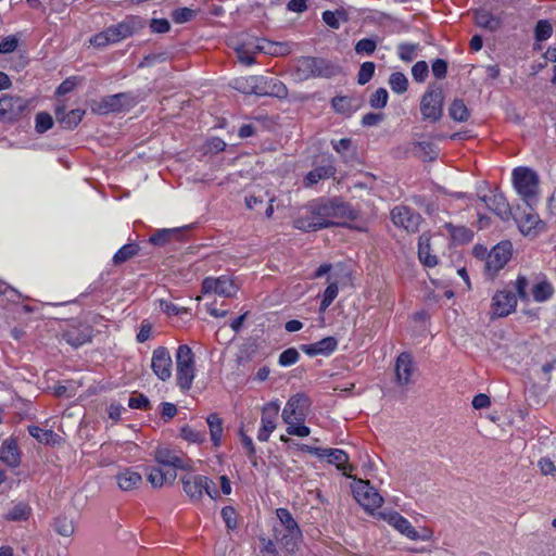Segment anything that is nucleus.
<instances>
[{"label":"nucleus","mask_w":556,"mask_h":556,"mask_svg":"<svg viewBox=\"0 0 556 556\" xmlns=\"http://www.w3.org/2000/svg\"><path fill=\"white\" fill-rule=\"evenodd\" d=\"M358 213L350 204L339 199H319L311 202L293 220L294 228L302 231H316L330 226H343L344 222L354 220Z\"/></svg>","instance_id":"nucleus-1"},{"label":"nucleus","mask_w":556,"mask_h":556,"mask_svg":"<svg viewBox=\"0 0 556 556\" xmlns=\"http://www.w3.org/2000/svg\"><path fill=\"white\" fill-rule=\"evenodd\" d=\"M517 295L513 291L500 290L492 298L491 313L493 317H506L515 312L517 306V296L521 301H528L527 292L529 281L526 276L518 275L515 283Z\"/></svg>","instance_id":"nucleus-2"},{"label":"nucleus","mask_w":556,"mask_h":556,"mask_svg":"<svg viewBox=\"0 0 556 556\" xmlns=\"http://www.w3.org/2000/svg\"><path fill=\"white\" fill-rule=\"evenodd\" d=\"M276 515L280 523L275 527V539L281 547L292 553L302 538V532L288 509L278 508Z\"/></svg>","instance_id":"nucleus-3"},{"label":"nucleus","mask_w":556,"mask_h":556,"mask_svg":"<svg viewBox=\"0 0 556 556\" xmlns=\"http://www.w3.org/2000/svg\"><path fill=\"white\" fill-rule=\"evenodd\" d=\"M138 102V97L132 92H119L101 98L93 103L91 109L97 114L108 115L129 111L137 105Z\"/></svg>","instance_id":"nucleus-4"},{"label":"nucleus","mask_w":556,"mask_h":556,"mask_svg":"<svg viewBox=\"0 0 556 556\" xmlns=\"http://www.w3.org/2000/svg\"><path fill=\"white\" fill-rule=\"evenodd\" d=\"M444 92L437 85H429L420 99V114L424 121L439 122L443 116Z\"/></svg>","instance_id":"nucleus-5"},{"label":"nucleus","mask_w":556,"mask_h":556,"mask_svg":"<svg viewBox=\"0 0 556 556\" xmlns=\"http://www.w3.org/2000/svg\"><path fill=\"white\" fill-rule=\"evenodd\" d=\"M513 254V244L510 241L505 240L497 243L486 254L484 271L490 278H493L497 273L504 268Z\"/></svg>","instance_id":"nucleus-6"},{"label":"nucleus","mask_w":556,"mask_h":556,"mask_svg":"<svg viewBox=\"0 0 556 556\" xmlns=\"http://www.w3.org/2000/svg\"><path fill=\"white\" fill-rule=\"evenodd\" d=\"M513 184L518 194L529 200L536 194L539 177L528 167H517L513 170Z\"/></svg>","instance_id":"nucleus-7"},{"label":"nucleus","mask_w":556,"mask_h":556,"mask_svg":"<svg viewBox=\"0 0 556 556\" xmlns=\"http://www.w3.org/2000/svg\"><path fill=\"white\" fill-rule=\"evenodd\" d=\"M201 288L202 293L205 295L217 294L223 298H232L238 291V287L235 283V280L231 277L225 275L219 277L204 278Z\"/></svg>","instance_id":"nucleus-8"},{"label":"nucleus","mask_w":556,"mask_h":556,"mask_svg":"<svg viewBox=\"0 0 556 556\" xmlns=\"http://www.w3.org/2000/svg\"><path fill=\"white\" fill-rule=\"evenodd\" d=\"M353 494L355 500L368 511H374L383 503L382 496L370 485L369 481H356L353 485Z\"/></svg>","instance_id":"nucleus-9"},{"label":"nucleus","mask_w":556,"mask_h":556,"mask_svg":"<svg viewBox=\"0 0 556 556\" xmlns=\"http://www.w3.org/2000/svg\"><path fill=\"white\" fill-rule=\"evenodd\" d=\"M154 458L164 469H174L175 472L177 469L190 468L188 457L181 451L168 446H159L154 451Z\"/></svg>","instance_id":"nucleus-10"},{"label":"nucleus","mask_w":556,"mask_h":556,"mask_svg":"<svg viewBox=\"0 0 556 556\" xmlns=\"http://www.w3.org/2000/svg\"><path fill=\"white\" fill-rule=\"evenodd\" d=\"M330 67L326 60L315 56H302L296 61V71L302 78L328 77Z\"/></svg>","instance_id":"nucleus-11"},{"label":"nucleus","mask_w":556,"mask_h":556,"mask_svg":"<svg viewBox=\"0 0 556 556\" xmlns=\"http://www.w3.org/2000/svg\"><path fill=\"white\" fill-rule=\"evenodd\" d=\"M391 219L396 227L408 232H416L419 229L422 217L415 210L406 205H397L391 211Z\"/></svg>","instance_id":"nucleus-12"},{"label":"nucleus","mask_w":556,"mask_h":556,"mask_svg":"<svg viewBox=\"0 0 556 556\" xmlns=\"http://www.w3.org/2000/svg\"><path fill=\"white\" fill-rule=\"evenodd\" d=\"M146 26V21L140 16L129 15L124 18L122 22L109 26L113 40L115 43L131 37L132 35L139 33Z\"/></svg>","instance_id":"nucleus-13"},{"label":"nucleus","mask_w":556,"mask_h":556,"mask_svg":"<svg viewBox=\"0 0 556 556\" xmlns=\"http://www.w3.org/2000/svg\"><path fill=\"white\" fill-rule=\"evenodd\" d=\"M253 81L255 83V96L257 97H276L282 99L288 96L286 85L276 77L255 76Z\"/></svg>","instance_id":"nucleus-14"},{"label":"nucleus","mask_w":556,"mask_h":556,"mask_svg":"<svg viewBox=\"0 0 556 556\" xmlns=\"http://www.w3.org/2000/svg\"><path fill=\"white\" fill-rule=\"evenodd\" d=\"M151 369L162 381H167L172 377L173 361L169 351L165 346L154 349L151 358Z\"/></svg>","instance_id":"nucleus-15"},{"label":"nucleus","mask_w":556,"mask_h":556,"mask_svg":"<svg viewBox=\"0 0 556 556\" xmlns=\"http://www.w3.org/2000/svg\"><path fill=\"white\" fill-rule=\"evenodd\" d=\"M28 101L18 96L0 97V119L12 122L26 110Z\"/></svg>","instance_id":"nucleus-16"},{"label":"nucleus","mask_w":556,"mask_h":556,"mask_svg":"<svg viewBox=\"0 0 556 556\" xmlns=\"http://www.w3.org/2000/svg\"><path fill=\"white\" fill-rule=\"evenodd\" d=\"M520 232L527 237H536L545 229L544 222L540 216L530 208L529 212H523L520 216L515 217Z\"/></svg>","instance_id":"nucleus-17"},{"label":"nucleus","mask_w":556,"mask_h":556,"mask_svg":"<svg viewBox=\"0 0 556 556\" xmlns=\"http://www.w3.org/2000/svg\"><path fill=\"white\" fill-rule=\"evenodd\" d=\"M479 199L502 220H508L510 218L511 210L503 193L493 192L490 195L479 197Z\"/></svg>","instance_id":"nucleus-18"},{"label":"nucleus","mask_w":556,"mask_h":556,"mask_svg":"<svg viewBox=\"0 0 556 556\" xmlns=\"http://www.w3.org/2000/svg\"><path fill=\"white\" fill-rule=\"evenodd\" d=\"M309 406V397L305 393L299 392L288 400L281 417H305Z\"/></svg>","instance_id":"nucleus-19"},{"label":"nucleus","mask_w":556,"mask_h":556,"mask_svg":"<svg viewBox=\"0 0 556 556\" xmlns=\"http://www.w3.org/2000/svg\"><path fill=\"white\" fill-rule=\"evenodd\" d=\"M338 348V340L334 337H326L315 343L302 344L301 351L309 357L317 355L329 356Z\"/></svg>","instance_id":"nucleus-20"},{"label":"nucleus","mask_w":556,"mask_h":556,"mask_svg":"<svg viewBox=\"0 0 556 556\" xmlns=\"http://www.w3.org/2000/svg\"><path fill=\"white\" fill-rule=\"evenodd\" d=\"M414 372V363L409 353H401L395 362L396 381L400 386H406L410 382Z\"/></svg>","instance_id":"nucleus-21"},{"label":"nucleus","mask_w":556,"mask_h":556,"mask_svg":"<svg viewBox=\"0 0 556 556\" xmlns=\"http://www.w3.org/2000/svg\"><path fill=\"white\" fill-rule=\"evenodd\" d=\"M327 459L329 464L334 465L341 470L346 477H351L349 471H352L353 467L349 465L348 454L339 448H324L321 459Z\"/></svg>","instance_id":"nucleus-22"},{"label":"nucleus","mask_w":556,"mask_h":556,"mask_svg":"<svg viewBox=\"0 0 556 556\" xmlns=\"http://www.w3.org/2000/svg\"><path fill=\"white\" fill-rule=\"evenodd\" d=\"M184 484V491L186 494L194 501L202 497L203 488L207 486V477L205 476H189L181 479Z\"/></svg>","instance_id":"nucleus-23"},{"label":"nucleus","mask_w":556,"mask_h":556,"mask_svg":"<svg viewBox=\"0 0 556 556\" xmlns=\"http://www.w3.org/2000/svg\"><path fill=\"white\" fill-rule=\"evenodd\" d=\"M336 173L337 168L331 163L317 166L305 175L303 179V185L306 188L312 187L318 184L320 180H326L333 177Z\"/></svg>","instance_id":"nucleus-24"},{"label":"nucleus","mask_w":556,"mask_h":556,"mask_svg":"<svg viewBox=\"0 0 556 556\" xmlns=\"http://www.w3.org/2000/svg\"><path fill=\"white\" fill-rule=\"evenodd\" d=\"M473 20L477 26L489 31H496L502 26V18L485 9L476 10L473 13Z\"/></svg>","instance_id":"nucleus-25"},{"label":"nucleus","mask_w":556,"mask_h":556,"mask_svg":"<svg viewBox=\"0 0 556 556\" xmlns=\"http://www.w3.org/2000/svg\"><path fill=\"white\" fill-rule=\"evenodd\" d=\"M0 460L10 467H17L21 463V455L17 443L14 439H7L0 447Z\"/></svg>","instance_id":"nucleus-26"},{"label":"nucleus","mask_w":556,"mask_h":556,"mask_svg":"<svg viewBox=\"0 0 556 556\" xmlns=\"http://www.w3.org/2000/svg\"><path fill=\"white\" fill-rule=\"evenodd\" d=\"M84 115L85 111L80 109H74L70 112H65L63 108L55 109L58 122L66 129H74L81 122Z\"/></svg>","instance_id":"nucleus-27"},{"label":"nucleus","mask_w":556,"mask_h":556,"mask_svg":"<svg viewBox=\"0 0 556 556\" xmlns=\"http://www.w3.org/2000/svg\"><path fill=\"white\" fill-rule=\"evenodd\" d=\"M418 257L426 267H434L438 264L437 255L431 253L430 235L426 232L418 238Z\"/></svg>","instance_id":"nucleus-28"},{"label":"nucleus","mask_w":556,"mask_h":556,"mask_svg":"<svg viewBox=\"0 0 556 556\" xmlns=\"http://www.w3.org/2000/svg\"><path fill=\"white\" fill-rule=\"evenodd\" d=\"M358 102L353 97L348 96H337L331 100V108L337 114H341L343 116H351L358 110Z\"/></svg>","instance_id":"nucleus-29"},{"label":"nucleus","mask_w":556,"mask_h":556,"mask_svg":"<svg viewBox=\"0 0 556 556\" xmlns=\"http://www.w3.org/2000/svg\"><path fill=\"white\" fill-rule=\"evenodd\" d=\"M177 477V473L174 469H164L159 467H153L147 475L148 481L154 488H161L164 484H172Z\"/></svg>","instance_id":"nucleus-30"},{"label":"nucleus","mask_w":556,"mask_h":556,"mask_svg":"<svg viewBox=\"0 0 556 556\" xmlns=\"http://www.w3.org/2000/svg\"><path fill=\"white\" fill-rule=\"evenodd\" d=\"M116 482L122 491H131L142 483V477L139 472L125 469L116 475Z\"/></svg>","instance_id":"nucleus-31"},{"label":"nucleus","mask_w":556,"mask_h":556,"mask_svg":"<svg viewBox=\"0 0 556 556\" xmlns=\"http://www.w3.org/2000/svg\"><path fill=\"white\" fill-rule=\"evenodd\" d=\"M389 523L393 526L400 533L404 534L410 540H418L419 534L412 523L397 513H393L389 516Z\"/></svg>","instance_id":"nucleus-32"},{"label":"nucleus","mask_w":556,"mask_h":556,"mask_svg":"<svg viewBox=\"0 0 556 556\" xmlns=\"http://www.w3.org/2000/svg\"><path fill=\"white\" fill-rule=\"evenodd\" d=\"M554 291L555 290L553 285L546 278H544L538 281L535 285H533L531 289V294L533 301L538 303H543L548 301L553 296Z\"/></svg>","instance_id":"nucleus-33"},{"label":"nucleus","mask_w":556,"mask_h":556,"mask_svg":"<svg viewBox=\"0 0 556 556\" xmlns=\"http://www.w3.org/2000/svg\"><path fill=\"white\" fill-rule=\"evenodd\" d=\"M175 358L176 367L195 368L194 354L187 344H181L177 348Z\"/></svg>","instance_id":"nucleus-34"},{"label":"nucleus","mask_w":556,"mask_h":556,"mask_svg":"<svg viewBox=\"0 0 556 556\" xmlns=\"http://www.w3.org/2000/svg\"><path fill=\"white\" fill-rule=\"evenodd\" d=\"M250 45L240 43L236 51L238 53L239 61L245 65H252L255 63L254 54L265 50L264 45H254L253 49H250Z\"/></svg>","instance_id":"nucleus-35"},{"label":"nucleus","mask_w":556,"mask_h":556,"mask_svg":"<svg viewBox=\"0 0 556 556\" xmlns=\"http://www.w3.org/2000/svg\"><path fill=\"white\" fill-rule=\"evenodd\" d=\"M450 117L455 122H467L470 117V112L462 99H455L448 109Z\"/></svg>","instance_id":"nucleus-36"},{"label":"nucleus","mask_w":556,"mask_h":556,"mask_svg":"<svg viewBox=\"0 0 556 556\" xmlns=\"http://www.w3.org/2000/svg\"><path fill=\"white\" fill-rule=\"evenodd\" d=\"M195 377V368L176 367V381L181 391L190 390Z\"/></svg>","instance_id":"nucleus-37"},{"label":"nucleus","mask_w":556,"mask_h":556,"mask_svg":"<svg viewBox=\"0 0 556 556\" xmlns=\"http://www.w3.org/2000/svg\"><path fill=\"white\" fill-rule=\"evenodd\" d=\"M28 431L33 438L43 444H53L58 435L50 429H42L37 426H29Z\"/></svg>","instance_id":"nucleus-38"},{"label":"nucleus","mask_w":556,"mask_h":556,"mask_svg":"<svg viewBox=\"0 0 556 556\" xmlns=\"http://www.w3.org/2000/svg\"><path fill=\"white\" fill-rule=\"evenodd\" d=\"M139 247L136 243H126L119 248L113 256L114 264H122L137 255Z\"/></svg>","instance_id":"nucleus-39"},{"label":"nucleus","mask_w":556,"mask_h":556,"mask_svg":"<svg viewBox=\"0 0 556 556\" xmlns=\"http://www.w3.org/2000/svg\"><path fill=\"white\" fill-rule=\"evenodd\" d=\"M389 85L393 92L402 94L408 88V80L403 73L394 72L389 77Z\"/></svg>","instance_id":"nucleus-40"},{"label":"nucleus","mask_w":556,"mask_h":556,"mask_svg":"<svg viewBox=\"0 0 556 556\" xmlns=\"http://www.w3.org/2000/svg\"><path fill=\"white\" fill-rule=\"evenodd\" d=\"M339 287L337 282H330L324 291L320 300L319 312L324 313L338 296Z\"/></svg>","instance_id":"nucleus-41"},{"label":"nucleus","mask_w":556,"mask_h":556,"mask_svg":"<svg viewBox=\"0 0 556 556\" xmlns=\"http://www.w3.org/2000/svg\"><path fill=\"white\" fill-rule=\"evenodd\" d=\"M418 43L402 42L397 46L399 58L404 62H412L417 56Z\"/></svg>","instance_id":"nucleus-42"},{"label":"nucleus","mask_w":556,"mask_h":556,"mask_svg":"<svg viewBox=\"0 0 556 556\" xmlns=\"http://www.w3.org/2000/svg\"><path fill=\"white\" fill-rule=\"evenodd\" d=\"M348 16L346 13L343 11H325L323 12V21L325 24H327L329 27L333 29H338L340 27L341 21H346Z\"/></svg>","instance_id":"nucleus-43"},{"label":"nucleus","mask_w":556,"mask_h":556,"mask_svg":"<svg viewBox=\"0 0 556 556\" xmlns=\"http://www.w3.org/2000/svg\"><path fill=\"white\" fill-rule=\"evenodd\" d=\"M30 507L26 503H17L14 507L8 513L7 519L13 521L26 520L30 515Z\"/></svg>","instance_id":"nucleus-44"},{"label":"nucleus","mask_w":556,"mask_h":556,"mask_svg":"<svg viewBox=\"0 0 556 556\" xmlns=\"http://www.w3.org/2000/svg\"><path fill=\"white\" fill-rule=\"evenodd\" d=\"M254 79H255V76L237 78L233 80L232 87L242 93L255 94V88H254L255 83L252 81Z\"/></svg>","instance_id":"nucleus-45"},{"label":"nucleus","mask_w":556,"mask_h":556,"mask_svg":"<svg viewBox=\"0 0 556 556\" xmlns=\"http://www.w3.org/2000/svg\"><path fill=\"white\" fill-rule=\"evenodd\" d=\"M53 126V118L47 112H39L35 117V130L38 134H43L51 129Z\"/></svg>","instance_id":"nucleus-46"},{"label":"nucleus","mask_w":556,"mask_h":556,"mask_svg":"<svg viewBox=\"0 0 556 556\" xmlns=\"http://www.w3.org/2000/svg\"><path fill=\"white\" fill-rule=\"evenodd\" d=\"M54 530L62 536H71L74 533V523L67 517H58L54 521Z\"/></svg>","instance_id":"nucleus-47"},{"label":"nucleus","mask_w":556,"mask_h":556,"mask_svg":"<svg viewBox=\"0 0 556 556\" xmlns=\"http://www.w3.org/2000/svg\"><path fill=\"white\" fill-rule=\"evenodd\" d=\"M377 48V40L375 38H363L355 45V52L359 55H370Z\"/></svg>","instance_id":"nucleus-48"},{"label":"nucleus","mask_w":556,"mask_h":556,"mask_svg":"<svg viewBox=\"0 0 556 556\" xmlns=\"http://www.w3.org/2000/svg\"><path fill=\"white\" fill-rule=\"evenodd\" d=\"M553 34V27L551 23L546 20H541L536 23L534 28V37L538 41L547 40Z\"/></svg>","instance_id":"nucleus-49"},{"label":"nucleus","mask_w":556,"mask_h":556,"mask_svg":"<svg viewBox=\"0 0 556 556\" xmlns=\"http://www.w3.org/2000/svg\"><path fill=\"white\" fill-rule=\"evenodd\" d=\"M109 34H111V31H110V28L106 27L104 30L93 35L89 41L93 47H97V48H104L109 45L115 43L114 40L112 39L113 37L110 36Z\"/></svg>","instance_id":"nucleus-50"},{"label":"nucleus","mask_w":556,"mask_h":556,"mask_svg":"<svg viewBox=\"0 0 556 556\" xmlns=\"http://www.w3.org/2000/svg\"><path fill=\"white\" fill-rule=\"evenodd\" d=\"M375 68H376V65L374 62H370V61L364 62L361 65L358 74H357V83L359 85L367 84L372 78Z\"/></svg>","instance_id":"nucleus-51"},{"label":"nucleus","mask_w":556,"mask_h":556,"mask_svg":"<svg viewBox=\"0 0 556 556\" xmlns=\"http://www.w3.org/2000/svg\"><path fill=\"white\" fill-rule=\"evenodd\" d=\"M300 358V353L295 348H289L285 350L278 358V364L281 367H289L293 364H295Z\"/></svg>","instance_id":"nucleus-52"},{"label":"nucleus","mask_w":556,"mask_h":556,"mask_svg":"<svg viewBox=\"0 0 556 556\" xmlns=\"http://www.w3.org/2000/svg\"><path fill=\"white\" fill-rule=\"evenodd\" d=\"M389 94L387 89L378 88L369 99V104L374 109H383L388 103Z\"/></svg>","instance_id":"nucleus-53"},{"label":"nucleus","mask_w":556,"mask_h":556,"mask_svg":"<svg viewBox=\"0 0 556 556\" xmlns=\"http://www.w3.org/2000/svg\"><path fill=\"white\" fill-rule=\"evenodd\" d=\"M20 45V38L16 35H9L0 41V54L14 52Z\"/></svg>","instance_id":"nucleus-54"},{"label":"nucleus","mask_w":556,"mask_h":556,"mask_svg":"<svg viewBox=\"0 0 556 556\" xmlns=\"http://www.w3.org/2000/svg\"><path fill=\"white\" fill-rule=\"evenodd\" d=\"M429 74V66L426 61H418L412 67V76L415 81L424 83Z\"/></svg>","instance_id":"nucleus-55"},{"label":"nucleus","mask_w":556,"mask_h":556,"mask_svg":"<svg viewBox=\"0 0 556 556\" xmlns=\"http://www.w3.org/2000/svg\"><path fill=\"white\" fill-rule=\"evenodd\" d=\"M195 16V11L189 8H178L173 11L172 18L176 24H184Z\"/></svg>","instance_id":"nucleus-56"},{"label":"nucleus","mask_w":556,"mask_h":556,"mask_svg":"<svg viewBox=\"0 0 556 556\" xmlns=\"http://www.w3.org/2000/svg\"><path fill=\"white\" fill-rule=\"evenodd\" d=\"M160 307L163 313H165L167 316H178L188 314V309L182 306H178L174 304L173 302L161 300L160 301Z\"/></svg>","instance_id":"nucleus-57"},{"label":"nucleus","mask_w":556,"mask_h":556,"mask_svg":"<svg viewBox=\"0 0 556 556\" xmlns=\"http://www.w3.org/2000/svg\"><path fill=\"white\" fill-rule=\"evenodd\" d=\"M496 419H484V422L478 426L479 431L490 438H497L501 435L498 426L495 422Z\"/></svg>","instance_id":"nucleus-58"},{"label":"nucleus","mask_w":556,"mask_h":556,"mask_svg":"<svg viewBox=\"0 0 556 556\" xmlns=\"http://www.w3.org/2000/svg\"><path fill=\"white\" fill-rule=\"evenodd\" d=\"M206 420H207V424L210 427L211 440L215 446H218L220 444L222 432H223V427H222V422H220L222 419H206Z\"/></svg>","instance_id":"nucleus-59"},{"label":"nucleus","mask_w":556,"mask_h":556,"mask_svg":"<svg viewBox=\"0 0 556 556\" xmlns=\"http://www.w3.org/2000/svg\"><path fill=\"white\" fill-rule=\"evenodd\" d=\"M180 435L188 442L200 443L204 440V432L197 431L189 426H185L180 430Z\"/></svg>","instance_id":"nucleus-60"},{"label":"nucleus","mask_w":556,"mask_h":556,"mask_svg":"<svg viewBox=\"0 0 556 556\" xmlns=\"http://www.w3.org/2000/svg\"><path fill=\"white\" fill-rule=\"evenodd\" d=\"M432 74L438 79H443L447 74V62L443 59H437L431 64Z\"/></svg>","instance_id":"nucleus-61"},{"label":"nucleus","mask_w":556,"mask_h":556,"mask_svg":"<svg viewBox=\"0 0 556 556\" xmlns=\"http://www.w3.org/2000/svg\"><path fill=\"white\" fill-rule=\"evenodd\" d=\"M128 406L135 409H147L150 406V401L146 395L137 394L128 399Z\"/></svg>","instance_id":"nucleus-62"},{"label":"nucleus","mask_w":556,"mask_h":556,"mask_svg":"<svg viewBox=\"0 0 556 556\" xmlns=\"http://www.w3.org/2000/svg\"><path fill=\"white\" fill-rule=\"evenodd\" d=\"M220 514L228 529L232 530L237 527L236 510L231 506L224 507Z\"/></svg>","instance_id":"nucleus-63"},{"label":"nucleus","mask_w":556,"mask_h":556,"mask_svg":"<svg viewBox=\"0 0 556 556\" xmlns=\"http://www.w3.org/2000/svg\"><path fill=\"white\" fill-rule=\"evenodd\" d=\"M172 232L169 229H160L150 237L149 241L154 245H164L170 238Z\"/></svg>","instance_id":"nucleus-64"}]
</instances>
